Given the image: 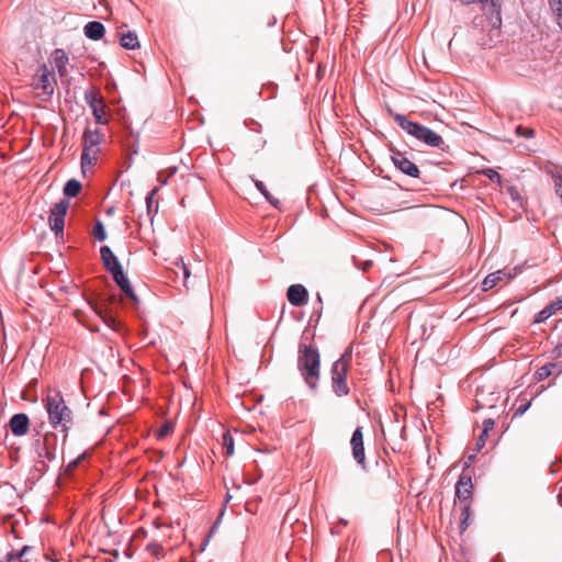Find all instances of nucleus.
Wrapping results in <instances>:
<instances>
[{"mask_svg":"<svg viewBox=\"0 0 562 562\" xmlns=\"http://www.w3.org/2000/svg\"><path fill=\"white\" fill-rule=\"evenodd\" d=\"M44 408L48 415V422L54 429H59L64 436L65 442L74 419V413L65 403L64 396L59 391L47 394L43 398Z\"/></svg>","mask_w":562,"mask_h":562,"instance_id":"obj_1","label":"nucleus"},{"mask_svg":"<svg viewBox=\"0 0 562 562\" xmlns=\"http://www.w3.org/2000/svg\"><path fill=\"white\" fill-rule=\"evenodd\" d=\"M100 257L104 269L111 274L114 283L121 290L122 294L130 299L133 304L138 305L139 299L135 293L117 256L109 246L104 245L100 247Z\"/></svg>","mask_w":562,"mask_h":562,"instance_id":"obj_2","label":"nucleus"},{"mask_svg":"<svg viewBox=\"0 0 562 562\" xmlns=\"http://www.w3.org/2000/svg\"><path fill=\"white\" fill-rule=\"evenodd\" d=\"M297 370L310 390L316 391L321 372V355L317 347L305 344L299 346Z\"/></svg>","mask_w":562,"mask_h":562,"instance_id":"obj_3","label":"nucleus"},{"mask_svg":"<svg viewBox=\"0 0 562 562\" xmlns=\"http://www.w3.org/2000/svg\"><path fill=\"white\" fill-rule=\"evenodd\" d=\"M387 112L397 125L408 135L415 137L417 140L429 147L439 148L441 150L446 149L443 138L431 128L418 122L411 121L404 114L395 113L392 109H389Z\"/></svg>","mask_w":562,"mask_h":562,"instance_id":"obj_4","label":"nucleus"},{"mask_svg":"<svg viewBox=\"0 0 562 562\" xmlns=\"http://www.w3.org/2000/svg\"><path fill=\"white\" fill-rule=\"evenodd\" d=\"M69 205V200L61 199L50 209L48 225L50 231L55 234L56 238L64 237L65 217L67 215Z\"/></svg>","mask_w":562,"mask_h":562,"instance_id":"obj_5","label":"nucleus"},{"mask_svg":"<svg viewBox=\"0 0 562 562\" xmlns=\"http://www.w3.org/2000/svg\"><path fill=\"white\" fill-rule=\"evenodd\" d=\"M389 150L391 154V160L398 171L411 178H419L420 170L418 166L408 159L405 153L395 148L393 145L389 147Z\"/></svg>","mask_w":562,"mask_h":562,"instance_id":"obj_6","label":"nucleus"},{"mask_svg":"<svg viewBox=\"0 0 562 562\" xmlns=\"http://www.w3.org/2000/svg\"><path fill=\"white\" fill-rule=\"evenodd\" d=\"M93 312L102 319V322L112 330L120 331L123 323L117 317L115 310L110 307L106 302L97 301L91 303Z\"/></svg>","mask_w":562,"mask_h":562,"instance_id":"obj_7","label":"nucleus"},{"mask_svg":"<svg viewBox=\"0 0 562 562\" xmlns=\"http://www.w3.org/2000/svg\"><path fill=\"white\" fill-rule=\"evenodd\" d=\"M37 457L54 461L56 459L57 450V435L53 431L46 432L43 438H38L34 442Z\"/></svg>","mask_w":562,"mask_h":562,"instance_id":"obj_8","label":"nucleus"},{"mask_svg":"<svg viewBox=\"0 0 562 562\" xmlns=\"http://www.w3.org/2000/svg\"><path fill=\"white\" fill-rule=\"evenodd\" d=\"M349 369L340 366V363H333L330 369L333 392L337 396H346L349 394L350 389L347 383Z\"/></svg>","mask_w":562,"mask_h":562,"instance_id":"obj_9","label":"nucleus"},{"mask_svg":"<svg viewBox=\"0 0 562 562\" xmlns=\"http://www.w3.org/2000/svg\"><path fill=\"white\" fill-rule=\"evenodd\" d=\"M50 75L52 72L47 66L43 64L38 67L33 82L34 89L42 90L47 99L54 94V86L49 79Z\"/></svg>","mask_w":562,"mask_h":562,"instance_id":"obj_10","label":"nucleus"},{"mask_svg":"<svg viewBox=\"0 0 562 562\" xmlns=\"http://www.w3.org/2000/svg\"><path fill=\"white\" fill-rule=\"evenodd\" d=\"M350 445L352 449V457L356 462L361 465L362 469H366V453H364V445H363V432L362 427L358 426L352 432Z\"/></svg>","mask_w":562,"mask_h":562,"instance_id":"obj_11","label":"nucleus"},{"mask_svg":"<svg viewBox=\"0 0 562 562\" xmlns=\"http://www.w3.org/2000/svg\"><path fill=\"white\" fill-rule=\"evenodd\" d=\"M286 299L292 306H304L308 303V291L303 284H291L286 290Z\"/></svg>","mask_w":562,"mask_h":562,"instance_id":"obj_12","label":"nucleus"},{"mask_svg":"<svg viewBox=\"0 0 562 562\" xmlns=\"http://www.w3.org/2000/svg\"><path fill=\"white\" fill-rule=\"evenodd\" d=\"M473 495L472 477L468 473H461L456 483V498L461 503L468 502Z\"/></svg>","mask_w":562,"mask_h":562,"instance_id":"obj_13","label":"nucleus"},{"mask_svg":"<svg viewBox=\"0 0 562 562\" xmlns=\"http://www.w3.org/2000/svg\"><path fill=\"white\" fill-rule=\"evenodd\" d=\"M8 426L13 436H25L30 429V418L25 413L13 414L9 419Z\"/></svg>","mask_w":562,"mask_h":562,"instance_id":"obj_14","label":"nucleus"},{"mask_svg":"<svg viewBox=\"0 0 562 562\" xmlns=\"http://www.w3.org/2000/svg\"><path fill=\"white\" fill-rule=\"evenodd\" d=\"M462 4L470 5V4H481L482 8H488L492 13V19H495L493 21V25L501 24L502 18H501V3L498 0H460Z\"/></svg>","mask_w":562,"mask_h":562,"instance_id":"obj_15","label":"nucleus"},{"mask_svg":"<svg viewBox=\"0 0 562 562\" xmlns=\"http://www.w3.org/2000/svg\"><path fill=\"white\" fill-rule=\"evenodd\" d=\"M104 134L95 128L93 131L86 128L82 135L83 149L93 151L103 142Z\"/></svg>","mask_w":562,"mask_h":562,"instance_id":"obj_16","label":"nucleus"},{"mask_svg":"<svg viewBox=\"0 0 562 562\" xmlns=\"http://www.w3.org/2000/svg\"><path fill=\"white\" fill-rule=\"evenodd\" d=\"M83 34L91 41H100L105 35V26L100 21H89L83 26Z\"/></svg>","mask_w":562,"mask_h":562,"instance_id":"obj_17","label":"nucleus"},{"mask_svg":"<svg viewBox=\"0 0 562 562\" xmlns=\"http://www.w3.org/2000/svg\"><path fill=\"white\" fill-rule=\"evenodd\" d=\"M33 550V547L26 544L19 550L10 549L9 551L5 552L4 558L0 560V562H29V560L25 559V557L29 552Z\"/></svg>","mask_w":562,"mask_h":562,"instance_id":"obj_18","label":"nucleus"},{"mask_svg":"<svg viewBox=\"0 0 562 562\" xmlns=\"http://www.w3.org/2000/svg\"><path fill=\"white\" fill-rule=\"evenodd\" d=\"M52 57H53V60H54V64L57 68V71L59 74L60 77H64L66 74H67V64H68V56L66 54V52L61 48H56L53 53H52Z\"/></svg>","mask_w":562,"mask_h":562,"instance_id":"obj_19","label":"nucleus"},{"mask_svg":"<svg viewBox=\"0 0 562 562\" xmlns=\"http://www.w3.org/2000/svg\"><path fill=\"white\" fill-rule=\"evenodd\" d=\"M120 45L127 50L139 48L138 36L134 31H127L120 36Z\"/></svg>","mask_w":562,"mask_h":562,"instance_id":"obj_20","label":"nucleus"},{"mask_svg":"<svg viewBox=\"0 0 562 562\" xmlns=\"http://www.w3.org/2000/svg\"><path fill=\"white\" fill-rule=\"evenodd\" d=\"M505 274H506L505 270H497V271L492 272L488 276H486L482 283L483 290L484 291L490 290V289L494 288L495 285H497L502 281L506 282Z\"/></svg>","mask_w":562,"mask_h":562,"instance_id":"obj_21","label":"nucleus"},{"mask_svg":"<svg viewBox=\"0 0 562 562\" xmlns=\"http://www.w3.org/2000/svg\"><path fill=\"white\" fill-rule=\"evenodd\" d=\"M251 180L257 190L265 196L266 201L273 207L280 209V200L271 195L265 183L261 180L255 179L254 177H251Z\"/></svg>","mask_w":562,"mask_h":562,"instance_id":"obj_22","label":"nucleus"},{"mask_svg":"<svg viewBox=\"0 0 562 562\" xmlns=\"http://www.w3.org/2000/svg\"><path fill=\"white\" fill-rule=\"evenodd\" d=\"M561 364H562V362H548V363L541 366L533 373V379L537 382H541V381L546 380L547 378H549L552 374L553 370L561 367Z\"/></svg>","mask_w":562,"mask_h":562,"instance_id":"obj_23","label":"nucleus"},{"mask_svg":"<svg viewBox=\"0 0 562 562\" xmlns=\"http://www.w3.org/2000/svg\"><path fill=\"white\" fill-rule=\"evenodd\" d=\"M85 101L89 105L90 109H92V106H100L103 103H105L104 98L101 94V92L93 87L86 90Z\"/></svg>","mask_w":562,"mask_h":562,"instance_id":"obj_24","label":"nucleus"},{"mask_svg":"<svg viewBox=\"0 0 562 562\" xmlns=\"http://www.w3.org/2000/svg\"><path fill=\"white\" fill-rule=\"evenodd\" d=\"M82 189V184L77 179H69L66 181L63 188V193L65 195V199H71L76 198Z\"/></svg>","mask_w":562,"mask_h":562,"instance_id":"obj_25","label":"nucleus"},{"mask_svg":"<svg viewBox=\"0 0 562 562\" xmlns=\"http://www.w3.org/2000/svg\"><path fill=\"white\" fill-rule=\"evenodd\" d=\"M99 151H100V148H97L93 151L82 149L81 157H80V165H81L82 172H85L87 168H91L95 165Z\"/></svg>","mask_w":562,"mask_h":562,"instance_id":"obj_26","label":"nucleus"},{"mask_svg":"<svg viewBox=\"0 0 562 562\" xmlns=\"http://www.w3.org/2000/svg\"><path fill=\"white\" fill-rule=\"evenodd\" d=\"M158 187L153 188L145 198L146 202V209H147V215L150 217V221H153L154 215L158 212V202H156V205L154 206V196L158 192Z\"/></svg>","mask_w":562,"mask_h":562,"instance_id":"obj_27","label":"nucleus"},{"mask_svg":"<svg viewBox=\"0 0 562 562\" xmlns=\"http://www.w3.org/2000/svg\"><path fill=\"white\" fill-rule=\"evenodd\" d=\"M92 235L95 240L104 241L108 238V234L104 224L101 220L97 218L93 224Z\"/></svg>","mask_w":562,"mask_h":562,"instance_id":"obj_28","label":"nucleus"},{"mask_svg":"<svg viewBox=\"0 0 562 562\" xmlns=\"http://www.w3.org/2000/svg\"><path fill=\"white\" fill-rule=\"evenodd\" d=\"M105 109H106L105 103H103L100 106H92L91 111H92V115H93L97 124H100V125L108 124L109 121L105 116Z\"/></svg>","mask_w":562,"mask_h":562,"instance_id":"obj_29","label":"nucleus"},{"mask_svg":"<svg viewBox=\"0 0 562 562\" xmlns=\"http://www.w3.org/2000/svg\"><path fill=\"white\" fill-rule=\"evenodd\" d=\"M552 310H553V306H550L549 304L546 305L541 311H539L536 314L533 323L541 324V323L546 322L549 317L554 315Z\"/></svg>","mask_w":562,"mask_h":562,"instance_id":"obj_30","label":"nucleus"},{"mask_svg":"<svg viewBox=\"0 0 562 562\" xmlns=\"http://www.w3.org/2000/svg\"><path fill=\"white\" fill-rule=\"evenodd\" d=\"M549 5L557 18L559 26L562 30V0H549Z\"/></svg>","mask_w":562,"mask_h":562,"instance_id":"obj_31","label":"nucleus"},{"mask_svg":"<svg viewBox=\"0 0 562 562\" xmlns=\"http://www.w3.org/2000/svg\"><path fill=\"white\" fill-rule=\"evenodd\" d=\"M223 449L225 450L226 456H233L234 454V438L233 436L226 431L223 435Z\"/></svg>","mask_w":562,"mask_h":562,"instance_id":"obj_32","label":"nucleus"},{"mask_svg":"<svg viewBox=\"0 0 562 562\" xmlns=\"http://www.w3.org/2000/svg\"><path fill=\"white\" fill-rule=\"evenodd\" d=\"M471 516L470 505L465 504L461 507V521H460V529L461 531H465L469 527V519Z\"/></svg>","mask_w":562,"mask_h":562,"instance_id":"obj_33","label":"nucleus"},{"mask_svg":"<svg viewBox=\"0 0 562 562\" xmlns=\"http://www.w3.org/2000/svg\"><path fill=\"white\" fill-rule=\"evenodd\" d=\"M351 358H352V347L349 346L334 363H340V366L349 369Z\"/></svg>","mask_w":562,"mask_h":562,"instance_id":"obj_34","label":"nucleus"},{"mask_svg":"<svg viewBox=\"0 0 562 562\" xmlns=\"http://www.w3.org/2000/svg\"><path fill=\"white\" fill-rule=\"evenodd\" d=\"M482 173L494 183L499 184L502 181L501 175L493 168H485L482 170Z\"/></svg>","mask_w":562,"mask_h":562,"instance_id":"obj_35","label":"nucleus"},{"mask_svg":"<svg viewBox=\"0 0 562 562\" xmlns=\"http://www.w3.org/2000/svg\"><path fill=\"white\" fill-rule=\"evenodd\" d=\"M173 431V425L170 422H166L161 425V427L157 431V437L159 439L169 436Z\"/></svg>","mask_w":562,"mask_h":562,"instance_id":"obj_36","label":"nucleus"},{"mask_svg":"<svg viewBox=\"0 0 562 562\" xmlns=\"http://www.w3.org/2000/svg\"><path fill=\"white\" fill-rule=\"evenodd\" d=\"M352 261L355 266L363 272L368 271L373 265L372 260H360L356 256L352 257Z\"/></svg>","mask_w":562,"mask_h":562,"instance_id":"obj_37","label":"nucleus"},{"mask_svg":"<svg viewBox=\"0 0 562 562\" xmlns=\"http://www.w3.org/2000/svg\"><path fill=\"white\" fill-rule=\"evenodd\" d=\"M88 457V452L85 451L80 453L76 459L71 460L67 464V471L72 472L86 458Z\"/></svg>","mask_w":562,"mask_h":562,"instance_id":"obj_38","label":"nucleus"},{"mask_svg":"<svg viewBox=\"0 0 562 562\" xmlns=\"http://www.w3.org/2000/svg\"><path fill=\"white\" fill-rule=\"evenodd\" d=\"M516 133H517V135L522 136L525 138H531L535 135V132L532 128H526L521 125H518L516 127Z\"/></svg>","mask_w":562,"mask_h":562,"instance_id":"obj_39","label":"nucleus"},{"mask_svg":"<svg viewBox=\"0 0 562 562\" xmlns=\"http://www.w3.org/2000/svg\"><path fill=\"white\" fill-rule=\"evenodd\" d=\"M524 270V266H516L514 267L513 269H510L509 271H506V283L510 280H513L516 276L520 274Z\"/></svg>","mask_w":562,"mask_h":562,"instance_id":"obj_40","label":"nucleus"},{"mask_svg":"<svg viewBox=\"0 0 562 562\" xmlns=\"http://www.w3.org/2000/svg\"><path fill=\"white\" fill-rule=\"evenodd\" d=\"M146 550L155 557L162 552V547L159 543L150 542L146 546Z\"/></svg>","mask_w":562,"mask_h":562,"instance_id":"obj_41","label":"nucleus"},{"mask_svg":"<svg viewBox=\"0 0 562 562\" xmlns=\"http://www.w3.org/2000/svg\"><path fill=\"white\" fill-rule=\"evenodd\" d=\"M487 437L488 436H484V432L481 431V434L479 435V437L475 440V449H474L475 452H479L484 448Z\"/></svg>","mask_w":562,"mask_h":562,"instance_id":"obj_42","label":"nucleus"},{"mask_svg":"<svg viewBox=\"0 0 562 562\" xmlns=\"http://www.w3.org/2000/svg\"><path fill=\"white\" fill-rule=\"evenodd\" d=\"M495 426V420L493 418H486L483 422V428L482 432H484V436H488L490 431L493 430Z\"/></svg>","mask_w":562,"mask_h":562,"instance_id":"obj_43","label":"nucleus"},{"mask_svg":"<svg viewBox=\"0 0 562 562\" xmlns=\"http://www.w3.org/2000/svg\"><path fill=\"white\" fill-rule=\"evenodd\" d=\"M475 460H476V452L474 451L473 453H471L467 457V460L463 463L461 473H465V471L471 468V465L475 462Z\"/></svg>","mask_w":562,"mask_h":562,"instance_id":"obj_44","label":"nucleus"},{"mask_svg":"<svg viewBox=\"0 0 562 562\" xmlns=\"http://www.w3.org/2000/svg\"><path fill=\"white\" fill-rule=\"evenodd\" d=\"M555 193L562 199V176L557 175L553 177Z\"/></svg>","mask_w":562,"mask_h":562,"instance_id":"obj_45","label":"nucleus"},{"mask_svg":"<svg viewBox=\"0 0 562 562\" xmlns=\"http://www.w3.org/2000/svg\"><path fill=\"white\" fill-rule=\"evenodd\" d=\"M101 301L106 302L110 305V307H113L115 310V306L117 304V295L109 294L105 299H102Z\"/></svg>","mask_w":562,"mask_h":562,"instance_id":"obj_46","label":"nucleus"},{"mask_svg":"<svg viewBox=\"0 0 562 562\" xmlns=\"http://www.w3.org/2000/svg\"><path fill=\"white\" fill-rule=\"evenodd\" d=\"M530 405H531V402H527L525 404L519 405L518 408L516 409L514 416L515 417L522 416L528 411Z\"/></svg>","mask_w":562,"mask_h":562,"instance_id":"obj_47","label":"nucleus"},{"mask_svg":"<svg viewBox=\"0 0 562 562\" xmlns=\"http://www.w3.org/2000/svg\"><path fill=\"white\" fill-rule=\"evenodd\" d=\"M550 306H553V313L555 314L558 311L562 310V296L549 303Z\"/></svg>","mask_w":562,"mask_h":562,"instance_id":"obj_48","label":"nucleus"},{"mask_svg":"<svg viewBox=\"0 0 562 562\" xmlns=\"http://www.w3.org/2000/svg\"><path fill=\"white\" fill-rule=\"evenodd\" d=\"M552 355L554 358L562 357V341L552 349Z\"/></svg>","mask_w":562,"mask_h":562,"instance_id":"obj_49","label":"nucleus"},{"mask_svg":"<svg viewBox=\"0 0 562 562\" xmlns=\"http://www.w3.org/2000/svg\"><path fill=\"white\" fill-rule=\"evenodd\" d=\"M322 316V310L318 307V308H315L311 315V319H315L316 322L319 321Z\"/></svg>","mask_w":562,"mask_h":562,"instance_id":"obj_50","label":"nucleus"},{"mask_svg":"<svg viewBox=\"0 0 562 562\" xmlns=\"http://www.w3.org/2000/svg\"><path fill=\"white\" fill-rule=\"evenodd\" d=\"M37 465H38V470H41L43 472L47 471V469H48V465L42 459L37 461Z\"/></svg>","mask_w":562,"mask_h":562,"instance_id":"obj_51","label":"nucleus"},{"mask_svg":"<svg viewBox=\"0 0 562 562\" xmlns=\"http://www.w3.org/2000/svg\"><path fill=\"white\" fill-rule=\"evenodd\" d=\"M218 522H220V519H218V520H217V521L212 526V528H211V530H210V532H209V535H207V537H209V538H211V537H212V535L215 532V530H216V528H217Z\"/></svg>","mask_w":562,"mask_h":562,"instance_id":"obj_52","label":"nucleus"},{"mask_svg":"<svg viewBox=\"0 0 562 562\" xmlns=\"http://www.w3.org/2000/svg\"><path fill=\"white\" fill-rule=\"evenodd\" d=\"M316 301H317V304H318V307L322 310V304H323V300H322V296L319 293L316 294Z\"/></svg>","mask_w":562,"mask_h":562,"instance_id":"obj_53","label":"nucleus"},{"mask_svg":"<svg viewBox=\"0 0 562 562\" xmlns=\"http://www.w3.org/2000/svg\"><path fill=\"white\" fill-rule=\"evenodd\" d=\"M182 269H183L184 278H188L190 276V271H189L188 267L186 265H183Z\"/></svg>","mask_w":562,"mask_h":562,"instance_id":"obj_54","label":"nucleus"},{"mask_svg":"<svg viewBox=\"0 0 562 562\" xmlns=\"http://www.w3.org/2000/svg\"><path fill=\"white\" fill-rule=\"evenodd\" d=\"M209 539H210V538H209V537H206V539H204V540H203V542H202V544H201V550H204V549H205V547H206V546H207V543H209Z\"/></svg>","mask_w":562,"mask_h":562,"instance_id":"obj_55","label":"nucleus"},{"mask_svg":"<svg viewBox=\"0 0 562 562\" xmlns=\"http://www.w3.org/2000/svg\"><path fill=\"white\" fill-rule=\"evenodd\" d=\"M209 539H210V538H209V537H206V539H204V540H203V542H202V544H201V550H204V549H205V547H206V546H207V543H209Z\"/></svg>","mask_w":562,"mask_h":562,"instance_id":"obj_56","label":"nucleus"},{"mask_svg":"<svg viewBox=\"0 0 562 562\" xmlns=\"http://www.w3.org/2000/svg\"><path fill=\"white\" fill-rule=\"evenodd\" d=\"M137 535H143L145 536L146 535V531L144 528H139L137 531H136Z\"/></svg>","mask_w":562,"mask_h":562,"instance_id":"obj_57","label":"nucleus"},{"mask_svg":"<svg viewBox=\"0 0 562 562\" xmlns=\"http://www.w3.org/2000/svg\"><path fill=\"white\" fill-rule=\"evenodd\" d=\"M496 562H504V560H503V558H502L501 553H498V554L496 555Z\"/></svg>","mask_w":562,"mask_h":562,"instance_id":"obj_58","label":"nucleus"},{"mask_svg":"<svg viewBox=\"0 0 562 562\" xmlns=\"http://www.w3.org/2000/svg\"><path fill=\"white\" fill-rule=\"evenodd\" d=\"M159 181H160V183H161V184H164V186H165V184H167V180H166V179H160V178H159Z\"/></svg>","mask_w":562,"mask_h":562,"instance_id":"obj_59","label":"nucleus"},{"mask_svg":"<svg viewBox=\"0 0 562 562\" xmlns=\"http://www.w3.org/2000/svg\"><path fill=\"white\" fill-rule=\"evenodd\" d=\"M510 194L513 199H516V194H514V189L510 190Z\"/></svg>","mask_w":562,"mask_h":562,"instance_id":"obj_60","label":"nucleus"},{"mask_svg":"<svg viewBox=\"0 0 562 562\" xmlns=\"http://www.w3.org/2000/svg\"><path fill=\"white\" fill-rule=\"evenodd\" d=\"M274 22H276V19L273 21H270L269 26H272Z\"/></svg>","mask_w":562,"mask_h":562,"instance_id":"obj_61","label":"nucleus"},{"mask_svg":"<svg viewBox=\"0 0 562 562\" xmlns=\"http://www.w3.org/2000/svg\"><path fill=\"white\" fill-rule=\"evenodd\" d=\"M274 22H276V19L273 21H270L269 26H272Z\"/></svg>","mask_w":562,"mask_h":562,"instance_id":"obj_62","label":"nucleus"},{"mask_svg":"<svg viewBox=\"0 0 562 562\" xmlns=\"http://www.w3.org/2000/svg\"><path fill=\"white\" fill-rule=\"evenodd\" d=\"M251 124H256L258 126H260L256 121L251 120Z\"/></svg>","mask_w":562,"mask_h":562,"instance_id":"obj_63","label":"nucleus"},{"mask_svg":"<svg viewBox=\"0 0 562 562\" xmlns=\"http://www.w3.org/2000/svg\"><path fill=\"white\" fill-rule=\"evenodd\" d=\"M561 373H562V370H560L559 374H561Z\"/></svg>","mask_w":562,"mask_h":562,"instance_id":"obj_64","label":"nucleus"}]
</instances>
